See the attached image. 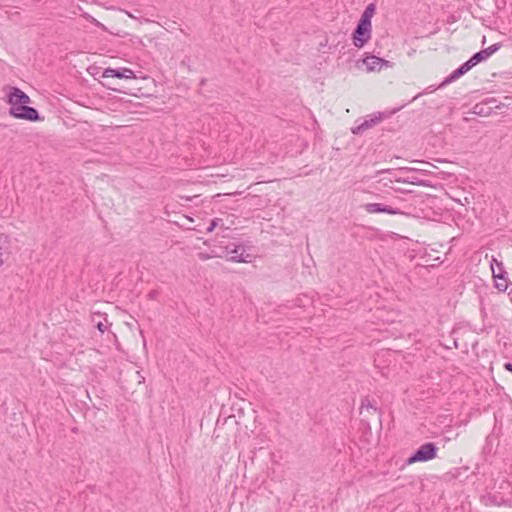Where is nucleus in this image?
I'll list each match as a JSON object with an SVG mask.
<instances>
[{
    "mask_svg": "<svg viewBox=\"0 0 512 512\" xmlns=\"http://www.w3.org/2000/svg\"><path fill=\"white\" fill-rule=\"evenodd\" d=\"M205 82H206V80H205V79H202V80H201V82H200V85H204V84H205Z\"/></svg>",
    "mask_w": 512,
    "mask_h": 512,
    "instance_id": "obj_29",
    "label": "nucleus"
},
{
    "mask_svg": "<svg viewBox=\"0 0 512 512\" xmlns=\"http://www.w3.org/2000/svg\"><path fill=\"white\" fill-rule=\"evenodd\" d=\"M397 110H398V109H393V110L390 112V114L392 115V114L396 113V111H397Z\"/></svg>",
    "mask_w": 512,
    "mask_h": 512,
    "instance_id": "obj_32",
    "label": "nucleus"
},
{
    "mask_svg": "<svg viewBox=\"0 0 512 512\" xmlns=\"http://www.w3.org/2000/svg\"><path fill=\"white\" fill-rule=\"evenodd\" d=\"M383 119H384V112H376V113L367 115L360 125L351 128V132L354 135L361 134L365 130L370 129V128L374 127L375 125L381 123Z\"/></svg>",
    "mask_w": 512,
    "mask_h": 512,
    "instance_id": "obj_6",
    "label": "nucleus"
},
{
    "mask_svg": "<svg viewBox=\"0 0 512 512\" xmlns=\"http://www.w3.org/2000/svg\"><path fill=\"white\" fill-rule=\"evenodd\" d=\"M469 70H471L470 65L465 62L461 66H459L456 70H454L450 75H448L438 86V88H444L450 83L456 81L461 76L466 74Z\"/></svg>",
    "mask_w": 512,
    "mask_h": 512,
    "instance_id": "obj_9",
    "label": "nucleus"
},
{
    "mask_svg": "<svg viewBox=\"0 0 512 512\" xmlns=\"http://www.w3.org/2000/svg\"><path fill=\"white\" fill-rule=\"evenodd\" d=\"M198 256H199V259L204 260V261L213 257V255L206 254V253H199Z\"/></svg>",
    "mask_w": 512,
    "mask_h": 512,
    "instance_id": "obj_24",
    "label": "nucleus"
},
{
    "mask_svg": "<svg viewBox=\"0 0 512 512\" xmlns=\"http://www.w3.org/2000/svg\"><path fill=\"white\" fill-rule=\"evenodd\" d=\"M362 61L369 72L375 71L377 66H379L380 69L382 65H384V58L374 55H367Z\"/></svg>",
    "mask_w": 512,
    "mask_h": 512,
    "instance_id": "obj_13",
    "label": "nucleus"
},
{
    "mask_svg": "<svg viewBox=\"0 0 512 512\" xmlns=\"http://www.w3.org/2000/svg\"><path fill=\"white\" fill-rule=\"evenodd\" d=\"M9 92L6 94V101L10 107H15L22 104H29L30 97L18 87L8 86Z\"/></svg>",
    "mask_w": 512,
    "mask_h": 512,
    "instance_id": "obj_5",
    "label": "nucleus"
},
{
    "mask_svg": "<svg viewBox=\"0 0 512 512\" xmlns=\"http://www.w3.org/2000/svg\"><path fill=\"white\" fill-rule=\"evenodd\" d=\"M385 64H386V67H389L390 66V63L388 60L385 61Z\"/></svg>",
    "mask_w": 512,
    "mask_h": 512,
    "instance_id": "obj_31",
    "label": "nucleus"
},
{
    "mask_svg": "<svg viewBox=\"0 0 512 512\" xmlns=\"http://www.w3.org/2000/svg\"><path fill=\"white\" fill-rule=\"evenodd\" d=\"M4 264L3 260V249H0V267Z\"/></svg>",
    "mask_w": 512,
    "mask_h": 512,
    "instance_id": "obj_27",
    "label": "nucleus"
},
{
    "mask_svg": "<svg viewBox=\"0 0 512 512\" xmlns=\"http://www.w3.org/2000/svg\"><path fill=\"white\" fill-rule=\"evenodd\" d=\"M371 23L358 20L354 28L351 39L352 43L357 48L364 47L371 38Z\"/></svg>",
    "mask_w": 512,
    "mask_h": 512,
    "instance_id": "obj_1",
    "label": "nucleus"
},
{
    "mask_svg": "<svg viewBox=\"0 0 512 512\" xmlns=\"http://www.w3.org/2000/svg\"><path fill=\"white\" fill-rule=\"evenodd\" d=\"M487 59V53H485L484 50H480L479 52L473 54L466 62L470 65L472 69L474 66Z\"/></svg>",
    "mask_w": 512,
    "mask_h": 512,
    "instance_id": "obj_15",
    "label": "nucleus"
},
{
    "mask_svg": "<svg viewBox=\"0 0 512 512\" xmlns=\"http://www.w3.org/2000/svg\"><path fill=\"white\" fill-rule=\"evenodd\" d=\"M103 78H118V79H135V73L132 69L126 67L120 68H106L102 72Z\"/></svg>",
    "mask_w": 512,
    "mask_h": 512,
    "instance_id": "obj_7",
    "label": "nucleus"
},
{
    "mask_svg": "<svg viewBox=\"0 0 512 512\" xmlns=\"http://www.w3.org/2000/svg\"><path fill=\"white\" fill-rule=\"evenodd\" d=\"M96 328L101 332L104 333L106 330V326L100 321L96 324Z\"/></svg>",
    "mask_w": 512,
    "mask_h": 512,
    "instance_id": "obj_25",
    "label": "nucleus"
},
{
    "mask_svg": "<svg viewBox=\"0 0 512 512\" xmlns=\"http://www.w3.org/2000/svg\"><path fill=\"white\" fill-rule=\"evenodd\" d=\"M501 47V44L500 43H495L491 46H489L488 48H485L483 49L485 53H487V57L489 58L491 55H493L496 51L499 50V48Z\"/></svg>",
    "mask_w": 512,
    "mask_h": 512,
    "instance_id": "obj_20",
    "label": "nucleus"
},
{
    "mask_svg": "<svg viewBox=\"0 0 512 512\" xmlns=\"http://www.w3.org/2000/svg\"><path fill=\"white\" fill-rule=\"evenodd\" d=\"M252 258L253 256L251 254L246 253L244 245L240 244L227 260L230 262L250 263L252 262Z\"/></svg>",
    "mask_w": 512,
    "mask_h": 512,
    "instance_id": "obj_11",
    "label": "nucleus"
},
{
    "mask_svg": "<svg viewBox=\"0 0 512 512\" xmlns=\"http://www.w3.org/2000/svg\"><path fill=\"white\" fill-rule=\"evenodd\" d=\"M488 103H478L474 105L472 112L479 116H488L492 112V107L487 106Z\"/></svg>",
    "mask_w": 512,
    "mask_h": 512,
    "instance_id": "obj_16",
    "label": "nucleus"
},
{
    "mask_svg": "<svg viewBox=\"0 0 512 512\" xmlns=\"http://www.w3.org/2000/svg\"><path fill=\"white\" fill-rule=\"evenodd\" d=\"M469 70H471L470 65L465 62L461 66H459L456 70H454L450 75H448L438 86V88H444L450 83L456 81L461 76L466 74Z\"/></svg>",
    "mask_w": 512,
    "mask_h": 512,
    "instance_id": "obj_10",
    "label": "nucleus"
},
{
    "mask_svg": "<svg viewBox=\"0 0 512 512\" xmlns=\"http://www.w3.org/2000/svg\"><path fill=\"white\" fill-rule=\"evenodd\" d=\"M94 23L96 26L98 27H101V28H105L103 24H101L100 22H98L96 19H93Z\"/></svg>",
    "mask_w": 512,
    "mask_h": 512,
    "instance_id": "obj_28",
    "label": "nucleus"
},
{
    "mask_svg": "<svg viewBox=\"0 0 512 512\" xmlns=\"http://www.w3.org/2000/svg\"><path fill=\"white\" fill-rule=\"evenodd\" d=\"M239 245H240V244L229 243V244H227V245L225 246V252H226L227 254L232 255V253H233L234 251H236L237 246H239Z\"/></svg>",
    "mask_w": 512,
    "mask_h": 512,
    "instance_id": "obj_23",
    "label": "nucleus"
},
{
    "mask_svg": "<svg viewBox=\"0 0 512 512\" xmlns=\"http://www.w3.org/2000/svg\"><path fill=\"white\" fill-rule=\"evenodd\" d=\"M376 6L374 3H370L366 6L359 20L371 23V19L375 13Z\"/></svg>",
    "mask_w": 512,
    "mask_h": 512,
    "instance_id": "obj_17",
    "label": "nucleus"
},
{
    "mask_svg": "<svg viewBox=\"0 0 512 512\" xmlns=\"http://www.w3.org/2000/svg\"><path fill=\"white\" fill-rule=\"evenodd\" d=\"M220 222H222V219H220V218L212 219L209 226L206 228V232L207 233L213 232L214 229L219 225Z\"/></svg>",
    "mask_w": 512,
    "mask_h": 512,
    "instance_id": "obj_21",
    "label": "nucleus"
},
{
    "mask_svg": "<svg viewBox=\"0 0 512 512\" xmlns=\"http://www.w3.org/2000/svg\"><path fill=\"white\" fill-rule=\"evenodd\" d=\"M504 368H505L507 371H509V372H511V373H512V364H511V363H509V362L505 363V364H504Z\"/></svg>",
    "mask_w": 512,
    "mask_h": 512,
    "instance_id": "obj_26",
    "label": "nucleus"
},
{
    "mask_svg": "<svg viewBox=\"0 0 512 512\" xmlns=\"http://www.w3.org/2000/svg\"><path fill=\"white\" fill-rule=\"evenodd\" d=\"M150 297H155V292H150Z\"/></svg>",
    "mask_w": 512,
    "mask_h": 512,
    "instance_id": "obj_30",
    "label": "nucleus"
},
{
    "mask_svg": "<svg viewBox=\"0 0 512 512\" xmlns=\"http://www.w3.org/2000/svg\"><path fill=\"white\" fill-rule=\"evenodd\" d=\"M420 164L423 165L422 168H417L416 172H418L419 174L423 175V176H427L428 174H432L433 172L431 171V168H435V166L429 162H419Z\"/></svg>",
    "mask_w": 512,
    "mask_h": 512,
    "instance_id": "obj_19",
    "label": "nucleus"
},
{
    "mask_svg": "<svg viewBox=\"0 0 512 512\" xmlns=\"http://www.w3.org/2000/svg\"><path fill=\"white\" fill-rule=\"evenodd\" d=\"M412 171L409 170V168H406V167H389V168H386V197L388 195L392 196V192H396L397 188L393 187V186H388V182L390 183H394V182H398V183H403V180L400 178V177H406V175L408 174H411Z\"/></svg>",
    "mask_w": 512,
    "mask_h": 512,
    "instance_id": "obj_4",
    "label": "nucleus"
},
{
    "mask_svg": "<svg viewBox=\"0 0 512 512\" xmlns=\"http://www.w3.org/2000/svg\"><path fill=\"white\" fill-rule=\"evenodd\" d=\"M386 213L388 214H405L400 207L393 208L392 205L386 204Z\"/></svg>",
    "mask_w": 512,
    "mask_h": 512,
    "instance_id": "obj_22",
    "label": "nucleus"
},
{
    "mask_svg": "<svg viewBox=\"0 0 512 512\" xmlns=\"http://www.w3.org/2000/svg\"><path fill=\"white\" fill-rule=\"evenodd\" d=\"M409 170L412 171L411 174L406 175V177H400L403 180V183L424 187H433V184L429 179L416 172L417 167L409 168Z\"/></svg>",
    "mask_w": 512,
    "mask_h": 512,
    "instance_id": "obj_8",
    "label": "nucleus"
},
{
    "mask_svg": "<svg viewBox=\"0 0 512 512\" xmlns=\"http://www.w3.org/2000/svg\"><path fill=\"white\" fill-rule=\"evenodd\" d=\"M369 409H372L374 411V413H378L380 428H382V421H381L382 412H381V409H378L375 406V401H370L369 399L366 398L365 400L362 401L361 409H360V414H363L364 410L369 412Z\"/></svg>",
    "mask_w": 512,
    "mask_h": 512,
    "instance_id": "obj_14",
    "label": "nucleus"
},
{
    "mask_svg": "<svg viewBox=\"0 0 512 512\" xmlns=\"http://www.w3.org/2000/svg\"><path fill=\"white\" fill-rule=\"evenodd\" d=\"M364 207L369 213H384L383 203H367Z\"/></svg>",
    "mask_w": 512,
    "mask_h": 512,
    "instance_id": "obj_18",
    "label": "nucleus"
},
{
    "mask_svg": "<svg viewBox=\"0 0 512 512\" xmlns=\"http://www.w3.org/2000/svg\"><path fill=\"white\" fill-rule=\"evenodd\" d=\"M9 115L16 119L26 120L30 122H37L41 120L40 114L37 111V109L28 106V104L10 107Z\"/></svg>",
    "mask_w": 512,
    "mask_h": 512,
    "instance_id": "obj_3",
    "label": "nucleus"
},
{
    "mask_svg": "<svg viewBox=\"0 0 512 512\" xmlns=\"http://www.w3.org/2000/svg\"><path fill=\"white\" fill-rule=\"evenodd\" d=\"M437 447L434 443L428 442L421 445L413 455H411L405 462L410 465L416 462H426L436 457Z\"/></svg>",
    "mask_w": 512,
    "mask_h": 512,
    "instance_id": "obj_2",
    "label": "nucleus"
},
{
    "mask_svg": "<svg viewBox=\"0 0 512 512\" xmlns=\"http://www.w3.org/2000/svg\"><path fill=\"white\" fill-rule=\"evenodd\" d=\"M499 273H496L495 269L492 267L493 277L496 279V288L499 291L504 292L507 289V280L504 277L505 271L503 270L502 263H497Z\"/></svg>",
    "mask_w": 512,
    "mask_h": 512,
    "instance_id": "obj_12",
    "label": "nucleus"
}]
</instances>
